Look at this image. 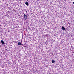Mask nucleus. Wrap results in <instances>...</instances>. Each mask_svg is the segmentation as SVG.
Wrapping results in <instances>:
<instances>
[{"label": "nucleus", "mask_w": 74, "mask_h": 74, "mask_svg": "<svg viewBox=\"0 0 74 74\" xmlns=\"http://www.w3.org/2000/svg\"><path fill=\"white\" fill-rule=\"evenodd\" d=\"M62 30H66V29L64 27H62Z\"/></svg>", "instance_id": "obj_4"}, {"label": "nucleus", "mask_w": 74, "mask_h": 74, "mask_svg": "<svg viewBox=\"0 0 74 74\" xmlns=\"http://www.w3.org/2000/svg\"><path fill=\"white\" fill-rule=\"evenodd\" d=\"M13 11L14 12H16V10H15L13 9Z\"/></svg>", "instance_id": "obj_8"}, {"label": "nucleus", "mask_w": 74, "mask_h": 74, "mask_svg": "<svg viewBox=\"0 0 74 74\" xmlns=\"http://www.w3.org/2000/svg\"><path fill=\"white\" fill-rule=\"evenodd\" d=\"M45 36H46V37H48V34L45 35Z\"/></svg>", "instance_id": "obj_9"}, {"label": "nucleus", "mask_w": 74, "mask_h": 74, "mask_svg": "<svg viewBox=\"0 0 74 74\" xmlns=\"http://www.w3.org/2000/svg\"><path fill=\"white\" fill-rule=\"evenodd\" d=\"M1 42L2 44H4V42L3 40H1Z\"/></svg>", "instance_id": "obj_5"}, {"label": "nucleus", "mask_w": 74, "mask_h": 74, "mask_svg": "<svg viewBox=\"0 0 74 74\" xmlns=\"http://www.w3.org/2000/svg\"><path fill=\"white\" fill-rule=\"evenodd\" d=\"M25 4L26 5H29V3H28V2L25 3Z\"/></svg>", "instance_id": "obj_6"}, {"label": "nucleus", "mask_w": 74, "mask_h": 74, "mask_svg": "<svg viewBox=\"0 0 74 74\" xmlns=\"http://www.w3.org/2000/svg\"><path fill=\"white\" fill-rule=\"evenodd\" d=\"M24 18L25 20H26L27 19V15L25 14H24Z\"/></svg>", "instance_id": "obj_1"}, {"label": "nucleus", "mask_w": 74, "mask_h": 74, "mask_svg": "<svg viewBox=\"0 0 74 74\" xmlns=\"http://www.w3.org/2000/svg\"><path fill=\"white\" fill-rule=\"evenodd\" d=\"M73 4H74V2H73Z\"/></svg>", "instance_id": "obj_10"}, {"label": "nucleus", "mask_w": 74, "mask_h": 74, "mask_svg": "<svg viewBox=\"0 0 74 74\" xmlns=\"http://www.w3.org/2000/svg\"><path fill=\"white\" fill-rule=\"evenodd\" d=\"M67 26L69 27H71V25H70V23H69L67 24Z\"/></svg>", "instance_id": "obj_2"}, {"label": "nucleus", "mask_w": 74, "mask_h": 74, "mask_svg": "<svg viewBox=\"0 0 74 74\" xmlns=\"http://www.w3.org/2000/svg\"><path fill=\"white\" fill-rule=\"evenodd\" d=\"M18 45H22V43L20 42H18Z\"/></svg>", "instance_id": "obj_3"}, {"label": "nucleus", "mask_w": 74, "mask_h": 74, "mask_svg": "<svg viewBox=\"0 0 74 74\" xmlns=\"http://www.w3.org/2000/svg\"><path fill=\"white\" fill-rule=\"evenodd\" d=\"M52 62L53 63H55V60H52Z\"/></svg>", "instance_id": "obj_7"}]
</instances>
